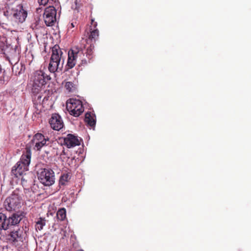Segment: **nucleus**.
<instances>
[{"instance_id":"obj_13","label":"nucleus","mask_w":251,"mask_h":251,"mask_svg":"<svg viewBox=\"0 0 251 251\" xmlns=\"http://www.w3.org/2000/svg\"><path fill=\"white\" fill-rule=\"evenodd\" d=\"M81 139L73 134H68L63 138V144L68 148H73L80 144Z\"/></svg>"},{"instance_id":"obj_32","label":"nucleus","mask_w":251,"mask_h":251,"mask_svg":"<svg viewBox=\"0 0 251 251\" xmlns=\"http://www.w3.org/2000/svg\"><path fill=\"white\" fill-rule=\"evenodd\" d=\"M18 75H20V71H19V72H18Z\"/></svg>"},{"instance_id":"obj_2","label":"nucleus","mask_w":251,"mask_h":251,"mask_svg":"<svg viewBox=\"0 0 251 251\" xmlns=\"http://www.w3.org/2000/svg\"><path fill=\"white\" fill-rule=\"evenodd\" d=\"M50 79V76L41 70L34 72L31 75L30 78V81L32 83L31 93L36 94L34 99L37 102H40V96L38 95V92L42 91L43 87Z\"/></svg>"},{"instance_id":"obj_12","label":"nucleus","mask_w":251,"mask_h":251,"mask_svg":"<svg viewBox=\"0 0 251 251\" xmlns=\"http://www.w3.org/2000/svg\"><path fill=\"white\" fill-rule=\"evenodd\" d=\"M49 123L51 127L55 130L59 131L64 126L63 122L61 116L56 113L52 114Z\"/></svg>"},{"instance_id":"obj_22","label":"nucleus","mask_w":251,"mask_h":251,"mask_svg":"<svg viewBox=\"0 0 251 251\" xmlns=\"http://www.w3.org/2000/svg\"><path fill=\"white\" fill-rule=\"evenodd\" d=\"M70 179V176L69 173L62 174L59 179V184L64 185Z\"/></svg>"},{"instance_id":"obj_23","label":"nucleus","mask_w":251,"mask_h":251,"mask_svg":"<svg viewBox=\"0 0 251 251\" xmlns=\"http://www.w3.org/2000/svg\"><path fill=\"white\" fill-rule=\"evenodd\" d=\"M57 218L60 221L65 220L66 217V211L64 208H61L58 210L56 214Z\"/></svg>"},{"instance_id":"obj_9","label":"nucleus","mask_w":251,"mask_h":251,"mask_svg":"<svg viewBox=\"0 0 251 251\" xmlns=\"http://www.w3.org/2000/svg\"><path fill=\"white\" fill-rule=\"evenodd\" d=\"M56 10L53 6H49L45 8L44 12V20L47 26L53 25L56 21Z\"/></svg>"},{"instance_id":"obj_27","label":"nucleus","mask_w":251,"mask_h":251,"mask_svg":"<svg viewBox=\"0 0 251 251\" xmlns=\"http://www.w3.org/2000/svg\"><path fill=\"white\" fill-rule=\"evenodd\" d=\"M91 25H93V28H97V23L95 22L94 19H91Z\"/></svg>"},{"instance_id":"obj_10","label":"nucleus","mask_w":251,"mask_h":251,"mask_svg":"<svg viewBox=\"0 0 251 251\" xmlns=\"http://www.w3.org/2000/svg\"><path fill=\"white\" fill-rule=\"evenodd\" d=\"M48 140V138H46L42 134L37 133L33 136L31 142L34 146V149L40 151L43 147L47 145V141Z\"/></svg>"},{"instance_id":"obj_8","label":"nucleus","mask_w":251,"mask_h":251,"mask_svg":"<svg viewBox=\"0 0 251 251\" xmlns=\"http://www.w3.org/2000/svg\"><path fill=\"white\" fill-rule=\"evenodd\" d=\"M38 178L40 182L45 186H51L55 182L54 173L51 169H40L38 173Z\"/></svg>"},{"instance_id":"obj_20","label":"nucleus","mask_w":251,"mask_h":251,"mask_svg":"<svg viewBox=\"0 0 251 251\" xmlns=\"http://www.w3.org/2000/svg\"><path fill=\"white\" fill-rule=\"evenodd\" d=\"M9 77L5 75V71H4L0 64V84H3L8 81Z\"/></svg>"},{"instance_id":"obj_7","label":"nucleus","mask_w":251,"mask_h":251,"mask_svg":"<svg viewBox=\"0 0 251 251\" xmlns=\"http://www.w3.org/2000/svg\"><path fill=\"white\" fill-rule=\"evenodd\" d=\"M66 108L69 113L75 117H78L84 111L82 102L79 100L70 99L67 101Z\"/></svg>"},{"instance_id":"obj_29","label":"nucleus","mask_w":251,"mask_h":251,"mask_svg":"<svg viewBox=\"0 0 251 251\" xmlns=\"http://www.w3.org/2000/svg\"><path fill=\"white\" fill-rule=\"evenodd\" d=\"M16 67V65H15V66L12 68V71H14V69Z\"/></svg>"},{"instance_id":"obj_26","label":"nucleus","mask_w":251,"mask_h":251,"mask_svg":"<svg viewBox=\"0 0 251 251\" xmlns=\"http://www.w3.org/2000/svg\"><path fill=\"white\" fill-rule=\"evenodd\" d=\"M38 1L40 5H43L44 6L48 3L52 4L55 2L54 0H38Z\"/></svg>"},{"instance_id":"obj_19","label":"nucleus","mask_w":251,"mask_h":251,"mask_svg":"<svg viewBox=\"0 0 251 251\" xmlns=\"http://www.w3.org/2000/svg\"><path fill=\"white\" fill-rule=\"evenodd\" d=\"M76 61L74 58V57L72 56L68 52V57L67 60V63L66 66V70L72 69L76 64Z\"/></svg>"},{"instance_id":"obj_31","label":"nucleus","mask_w":251,"mask_h":251,"mask_svg":"<svg viewBox=\"0 0 251 251\" xmlns=\"http://www.w3.org/2000/svg\"><path fill=\"white\" fill-rule=\"evenodd\" d=\"M84 251L83 250H81V249H80V250H78L77 251Z\"/></svg>"},{"instance_id":"obj_1","label":"nucleus","mask_w":251,"mask_h":251,"mask_svg":"<svg viewBox=\"0 0 251 251\" xmlns=\"http://www.w3.org/2000/svg\"><path fill=\"white\" fill-rule=\"evenodd\" d=\"M86 42V40H81L80 46L74 47L68 51L76 61L78 58L81 60V65L90 63L94 57V45H87Z\"/></svg>"},{"instance_id":"obj_3","label":"nucleus","mask_w":251,"mask_h":251,"mask_svg":"<svg viewBox=\"0 0 251 251\" xmlns=\"http://www.w3.org/2000/svg\"><path fill=\"white\" fill-rule=\"evenodd\" d=\"M4 15L7 18L16 24L23 23L27 15L26 10L24 9L22 4L13 5L11 7H8L6 11L4 12Z\"/></svg>"},{"instance_id":"obj_6","label":"nucleus","mask_w":251,"mask_h":251,"mask_svg":"<svg viewBox=\"0 0 251 251\" xmlns=\"http://www.w3.org/2000/svg\"><path fill=\"white\" fill-rule=\"evenodd\" d=\"M21 200L19 194L14 191L7 197L4 202V206L7 211L16 210L21 207Z\"/></svg>"},{"instance_id":"obj_30","label":"nucleus","mask_w":251,"mask_h":251,"mask_svg":"<svg viewBox=\"0 0 251 251\" xmlns=\"http://www.w3.org/2000/svg\"><path fill=\"white\" fill-rule=\"evenodd\" d=\"M18 48V47L17 46H15V50Z\"/></svg>"},{"instance_id":"obj_21","label":"nucleus","mask_w":251,"mask_h":251,"mask_svg":"<svg viewBox=\"0 0 251 251\" xmlns=\"http://www.w3.org/2000/svg\"><path fill=\"white\" fill-rule=\"evenodd\" d=\"M45 219L40 217L38 219L37 221L36 222L35 228L37 230H41L43 229V226H45Z\"/></svg>"},{"instance_id":"obj_17","label":"nucleus","mask_w":251,"mask_h":251,"mask_svg":"<svg viewBox=\"0 0 251 251\" xmlns=\"http://www.w3.org/2000/svg\"><path fill=\"white\" fill-rule=\"evenodd\" d=\"M36 94H34V93L32 94V100H33V102L34 104L38 105V104H43L44 103H45V102L46 101H48L49 100V96H44V94H43V93L41 91L38 92V95H39L40 96V102H38L36 100H35L34 99V97H35V95H36Z\"/></svg>"},{"instance_id":"obj_14","label":"nucleus","mask_w":251,"mask_h":251,"mask_svg":"<svg viewBox=\"0 0 251 251\" xmlns=\"http://www.w3.org/2000/svg\"><path fill=\"white\" fill-rule=\"evenodd\" d=\"M25 214L24 212L19 211L13 213L10 216L7 218V223L9 227L12 226H16L25 217Z\"/></svg>"},{"instance_id":"obj_28","label":"nucleus","mask_w":251,"mask_h":251,"mask_svg":"<svg viewBox=\"0 0 251 251\" xmlns=\"http://www.w3.org/2000/svg\"><path fill=\"white\" fill-rule=\"evenodd\" d=\"M75 26V25L74 23H72L69 26L70 28H73Z\"/></svg>"},{"instance_id":"obj_24","label":"nucleus","mask_w":251,"mask_h":251,"mask_svg":"<svg viewBox=\"0 0 251 251\" xmlns=\"http://www.w3.org/2000/svg\"><path fill=\"white\" fill-rule=\"evenodd\" d=\"M7 39L6 37L2 34H0V49L2 50H4L6 46Z\"/></svg>"},{"instance_id":"obj_16","label":"nucleus","mask_w":251,"mask_h":251,"mask_svg":"<svg viewBox=\"0 0 251 251\" xmlns=\"http://www.w3.org/2000/svg\"><path fill=\"white\" fill-rule=\"evenodd\" d=\"M8 228L7 216L5 214L0 213V231L2 230H6Z\"/></svg>"},{"instance_id":"obj_15","label":"nucleus","mask_w":251,"mask_h":251,"mask_svg":"<svg viewBox=\"0 0 251 251\" xmlns=\"http://www.w3.org/2000/svg\"><path fill=\"white\" fill-rule=\"evenodd\" d=\"M99 35V30L97 28H90V34L89 35V37L88 39H82L81 40H86V44H92L94 45V44L92 43L93 40L95 42L96 40L98 38Z\"/></svg>"},{"instance_id":"obj_18","label":"nucleus","mask_w":251,"mask_h":251,"mask_svg":"<svg viewBox=\"0 0 251 251\" xmlns=\"http://www.w3.org/2000/svg\"><path fill=\"white\" fill-rule=\"evenodd\" d=\"M85 122L91 127L94 126L96 125V121L90 112H87L85 114Z\"/></svg>"},{"instance_id":"obj_11","label":"nucleus","mask_w":251,"mask_h":251,"mask_svg":"<svg viewBox=\"0 0 251 251\" xmlns=\"http://www.w3.org/2000/svg\"><path fill=\"white\" fill-rule=\"evenodd\" d=\"M25 233L24 232V229L18 228L16 230H13L8 235V239L14 244H16L19 242H23L24 240Z\"/></svg>"},{"instance_id":"obj_5","label":"nucleus","mask_w":251,"mask_h":251,"mask_svg":"<svg viewBox=\"0 0 251 251\" xmlns=\"http://www.w3.org/2000/svg\"><path fill=\"white\" fill-rule=\"evenodd\" d=\"M62 54L63 52L58 45L53 46L48 67V69L50 73H54L58 70H61L63 64H60V61Z\"/></svg>"},{"instance_id":"obj_4","label":"nucleus","mask_w":251,"mask_h":251,"mask_svg":"<svg viewBox=\"0 0 251 251\" xmlns=\"http://www.w3.org/2000/svg\"><path fill=\"white\" fill-rule=\"evenodd\" d=\"M31 153L29 150L23 154L19 161L12 168L11 173L16 177L22 176L28 170V166L30 163Z\"/></svg>"},{"instance_id":"obj_25","label":"nucleus","mask_w":251,"mask_h":251,"mask_svg":"<svg viewBox=\"0 0 251 251\" xmlns=\"http://www.w3.org/2000/svg\"><path fill=\"white\" fill-rule=\"evenodd\" d=\"M65 87L66 89L70 92H74L75 89V84L70 81L67 82Z\"/></svg>"}]
</instances>
